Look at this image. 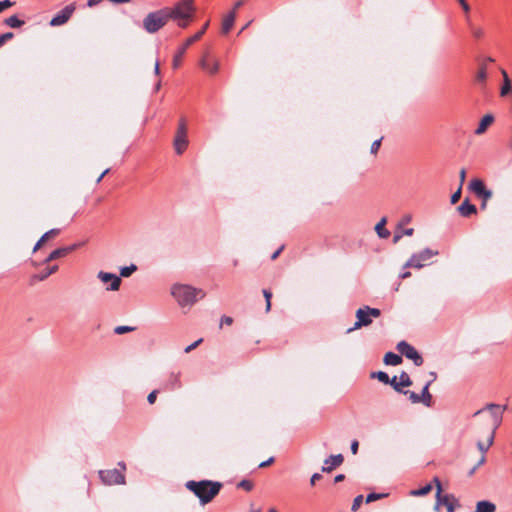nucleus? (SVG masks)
Wrapping results in <instances>:
<instances>
[{
    "label": "nucleus",
    "mask_w": 512,
    "mask_h": 512,
    "mask_svg": "<svg viewBox=\"0 0 512 512\" xmlns=\"http://www.w3.org/2000/svg\"><path fill=\"white\" fill-rule=\"evenodd\" d=\"M411 220H412L411 215H405V216L401 219V221H400V223H399V225H398V229H400L403 225L410 223V221H411Z\"/></svg>",
    "instance_id": "5fc2aeb1"
},
{
    "label": "nucleus",
    "mask_w": 512,
    "mask_h": 512,
    "mask_svg": "<svg viewBox=\"0 0 512 512\" xmlns=\"http://www.w3.org/2000/svg\"><path fill=\"white\" fill-rule=\"evenodd\" d=\"M412 384V381L409 375L406 372H402L399 376V387H407Z\"/></svg>",
    "instance_id": "473e14b6"
},
{
    "label": "nucleus",
    "mask_w": 512,
    "mask_h": 512,
    "mask_svg": "<svg viewBox=\"0 0 512 512\" xmlns=\"http://www.w3.org/2000/svg\"><path fill=\"white\" fill-rule=\"evenodd\" d=\"M460 197H461V187H459L458 190L451 195V203L455 204L456 202L459 201Z\"/></svg>",
    "instance_id": "3c124183"
},
{
    "label": "nucleus",
    "mask_w": 512,
    "mask_h": 512,
    "mask_svg": "<svg viewBox=\"0 0 512 512\" xmlns=\"http://www.w3.org/2000/svg\"><path fill=\"white\" fill-rule=\"evenodd\" d=\"M13 38L12 32H7L0 35V47L7 41Z\"/></svg>",
    "instance_id": "a18cd8bd"
},
{
    "label": "nucleus",
    "mask_w": 512,
    "mask_h": 512,
    "mask_svg": "<svg viewBox=\"0 0 512 512\" xmlns=\"http://www.w3.org/2000/svg\"><path fill=\"white\" fill-rule=\"evenodd\" d=\"M434 482L437 488L435 508L438 509L440 505H443L447 512H455V509L460 507L458 499L453 494H442V486L438 478H434Z\"/></svg>",
    "instance_id": "423d86ee"
},
{
    "label": "nucleus",
    "mask_w": 512,
    "mask_h": 512,
    "mask_svg": "<svg viewBox=\"0 0 512 512\" xmlns=\"http://www.w3.org/2000/svg\"><path fill=\"white\" fill-rule=\"evenodd\" d=\"M362 501H363V496L362 495H358L357 497H355V499H354V501L352 503L351 510L352 511L358 510V508L360 507Z\"/></svg>",
    "instance_id": "37998d69"
},
{
    "label": "nucleus",
    "mask_w": 512,
    "mask_h": 512,
    "mask_svg": "<svg viewBox=\"0 0 512 512\" xmlns=\"http://www.w3.org/2000/svg\"><path fill=\"white\" fill-rule=\"evenodd\" d=\"M458 1H459V3L461 4L462 8H463L466 12H468V11H469V9H470V7H469V5L467 4V2H466L465 0H458Z\"/></svg>",
    "instance_id": "e2e57ef3"
},
{
    "label": "nucleus",
    "mask_w": 512,
    "mask_h": 512,
    "mask_svg": "<svg viewBox=\"0 0 512 512\" xmlns=\"http://www.w3.org/2000/svg\"><path fill=\"white\" fill-rule=\"evenodd\" d=\"M402 362V358L400 355L393 353V352H387L384 356V363L386 365L391 366H397Z\"/></svg>",
    "instance_id": "5701e85b"
},
{
    "label": "nucleus",
    "mask_w": 512,
    "mask_h": 512,
    "mask_svg": "<svg viewBox=\"0 0 512 512\" xmlns=\"http://www.w3.org/2000/svg\"><path fill=\"white\" fill-rule=\"evenodd\" d=\"M493 121H494L493 115H491V114L485 115L481 119L477 129L475 130V134L476 135H481V134L485 133V131L493 123Z\"/></svg>",
    "instance_id": "f3484780"
},
{
    "label": "nucleus",
    "mask_w": 512,
    "mask_h": 512,
    "mask_svg": "<svg viewBox=\"0 0 512 512\" xmlns=\"http://www.w3.org/2000/svg\"><path fill=\"white\" fill-rule=\"evenodd\" d=\"M344 478H345V476H344L343 474H338V475H336V476H335L334 481H335L336 483H338V482L343 481V480H344Z\"/></svg>",
    "instance_id": "338daca9"
},
{
    "label": "nucleus",
    "mask_w": 512,
    "mask_h": 512,
    "mask_svg": "<svg viewBox=\"0 0 512 512\" xmlns=\"http://www.w3.org/2000/svg\"><path fill=\"white\" fill-rule=\"evenodd\" d=\"M181 386H182V384H181V380H180V373H178V372L170 373V375L168 376V379L165 383V387L169 390H174V389L181 388Z\"/></svg>",
    "instance_id": "2eb2a0df"
},
{
    "label": "nucleus",
    "mask_w": 512,
    "mask_h": 512,
    "mask_svg": "<svg viewBox=\"0 0 512 512\" xmlns=\"http://www.w3.org/2000/svg\"><path fill=\"white\" fill-rule=\"evenodd\" d=\"M371 376L373 378H377L380 382H382L384 384H388L390 382L389 375L386 372H383V371L374 372V373H372Z\"/></svg>",
    "instance_id": "2f4dec72"
},
{
    "label": "nucleus",
    "mask_w": 512,
    "mask_h": 512,
    "mask_svg": "<svg viewBox=\"0 0 512 512\" xmlns=\"http://www.w3.org/2000/svg\"><path fill=\"white\" fill-rule=\"evenodd\" d=\"M459 213L464 216L468 217L476 212V206L471 204L468 199L462 202V204L458 207Z\"/></svg>",
    "instance_id": "a211bd4d"
},
{
    "label": "nucleus",
    "mask_w": 512,
    "mask_h": 512,
    "mask_svg": "<svg viewBox=\"0 0 512 512\" xmlns=\"http://www.w3.org/2000/svg\"><path fill=\"white\" fill-rule=\"evenodd\" d=\"M168 21L165 9L149 13L143 20V27L148 33L160 30Z\"/></svg>",
    "instance_id": "39448f33"
},
{
    "label": "nucleus",
    "mask_w": 512,
    "mask_h": 512,
    "mask_svg": "<svg viewBox=\"0 0 512 512\" xmlns=\"http://www.w3.org/2000/svg\"><path fill=\"white\" fill-rule=\"evenodd\" d=\"M322 478V475L319 474V473H314L312 476H311V479H310V483L311 485H314L316 481L320 480Z\"/></svg>",
    "instance_id": "4d7b16f0"
},
{
    "label": "nucleus",
    "mask_w": 512,
    "mask_h": 512,
    "mask_svg": "<svg viewBox=\"0 0 512 512\" xmlns=\"http://www.w3.org/2000/svg\"><path fill=\"white\" fill-rule=\"evenodd\" d=\"M398 351L406 358L412 360L416 366L423 364V358L418 351L406 341H401L397 344Z\"/></svg>",
    "instance_id": "9d476101"
},
{
    "label": "nucleus",
    "mask_w": 512,
    "mask_h": 512,
    "mask_svg": "<svg viewBox=\"0 0 512 512\" xmlns=\"http://www.w3.org/2000/svg\"><path fill=\"white\" fill-rule=\"evenodd\" d=\"M381 315V311L378 308H371L369 306H364L359 308L356 311V322L354 326L347 330V333H351L352 331L359 329L364 326H369L373 318H378Z\"/></svg>",
    "instance_id": "20e7f679"
},
{
    "label": "nucleus",
    "mask_w": 512,
    "mask_h": 512,
    "mask_svg": "<svg viewBox=\"0 0 512 512\" xmlns=\"http://www.w3.org/2000/svg\"><path fill=\"white\" fill-rule=\"evenodd\" d=\"M59 232H60V230H59V229H56V228L51 229V230L47 231L46 233H44V234L42 235V237H41V241H44V242H45V241H46V240H48L50 237L58 235V234H59Z\"/></svg>",
    "instance_id": "4c0bfd02"
},
{
    "label": "nucleus",
    "mask_w": 512,
    "mask_h": 512,
    "mask_svg": "<svg viewBox=\"0 0 512 512\" xmlns=\"http://www.w3.org/2000/svg\"><path fill=\"white\" fill-rule=\"evenodd\" d=\"M58 270V266L54 265L52 267L47 268L46 270L42 271L40 274H38L36 277L39 281L45 280L47 277H49L51 274L55 273Z\"/></svg>",
    "instance_id": "c756f323"
},
{
    "label": "nucleus",
    "mask_w": 512,
    "mask_h": 512,
    "mask_svg": "<svg viewBox=\"0 0 512 512\" xmlns=\"http://www.w3.org/2000/svg\"><path fill=\"white\" fill-rule=\"evenodd\" d=\"M137 267L134 264H131L130 266L122 267L120 270V278L121 277H129L134 271H136Z\"/></svg>",
    "instance_id": "72a5a7b5"
},
{
    "label": "nucleus",
    "mask_w": 512,
    "mask_h": 512,
    "mask_svg": "<svg viewBox=\"0 0 512 512\" xmlns=\"http://www.w3.org/2000/svg\"><path fill=\"white\" fill-rule=\"evenodd\" d=\"M436 255H438V251H433L429 248H425L422 251L413 254L410 257V259L406 262L404 267H413L420 269L425 266L427 261H429L433 256Z\"/></svg>",
    "instance_id": "0eeeda50"
},
{
    "label": "nucleus",
    "mask_w": 512,
    "mask_h": 512,
    "mask_svg": "<svg viewBox=\"0 0 512 512\" xmlns=\"http://www.w3.org/2000/svg\"><path fill=\"white\" fill-rule=\"evenodd\" d=\"M274 462V457H270L268 460L263 461L259 464L260 468H264Z\"/></svg>",
    "instance_id": "13d9d810"
},
{
    "label": "nucleus",
    "mask_w": 512,
    "mask_h": 512,
    "mask_svg": "<svg viewBox=\"0 0 512 512\" xmlns=\"http://www.w3.org/2000/svg\"><path fill=\"white\" fill-rule=\"evenodd\" d=\"M493 193L491 190H488L487 188L483 191L482 194H480L478 197L483 199L482 207H485V203L487 200H489L492 197Z\"/></svg>",
    "instance_id": "79ce46f5"
},
{
    "label": "nucleus",
    "mask_w": 512,
    "mask_h": 512,
    "mask_svg": "<svg viewBox=\"0 0 512 512\" xmlns=\"http://www.w3.org/2000/svg\"><path fill=\"white\" fill-rule=\"evenodd\" d=\"M134 330V327H131V326H117L115 329H114V332L118 335H121V334H124V333H127V332H131Z\"/></svg>",
    "instance_id": "58836bf2"
},
{
    "label": "nucleus",
    "mask_w": 512,
    "mask_h": 512,
    "mask_svg": "<svg viewBox=\"0 0 512 512\" xmlns=\"http://www.w3.org/2000/svg\"><path fill=\"white\" fill-rule=\"evenodd\" d=\"M5 24L11 28H19L24 24L16 15H12L5 20Z\"/></svg>",
    "instance_id": "c85d7f7f"
},
{
    "label": "nucleus",
    "mask_w": 512,
    "mask_h": 512,
    "mask_svg": "<svg viewBox=\"0 0 512 512\" xmlns=\"http://www.w3.org/2000/svg\"><path fill=\"white\" fill-rule=\"evenodd\" d=\"M76 247H77V245L73 244V245L68 246V247H62V248L55 249L44 260V263H48V262L53 261L55 259H58V258H61V257H65L69 252L73 251Z\"/></svg>",
    "instance_id": "4468645a"
},
{
    "label": "nucleus",
    "mask_w": 512,
    "mask_h": 512,
    "mask_svg": "<svg viewBox=\"0 0 512 512\" xmlns=\"http://www.w3.org/2000/svg\"><path fill=\"white\" fill-rule=\"evenodd\" d=\"M236 19V12L234 10L230 11L227 15L224 16L222 21V32L228 33L234 25Z\"/></svg>",
    "instance_id": "dca6fc26"
},
{
    "label": "nucleus",
    "mask_w": 512,
    "mask_h": 512,
    "mask_svg": "<svg viewBox=\"0 0 512 512\" xmlns=\"http://www.w3.org/2000/svg\"><path fill=\"white\" fill-rule=\"evenodd\" d=\"M388 384H390L397 392H403L402 388L399 387V382L397 381L396 376L390 379V382Z\"/></svg>",
    "instance_id": "de8ad7c7"
},
{
    "label": "nucleus",
    "mask_w": 512,
    "mask_h": 512,
    "mask_svg": "<svg viewBox=\"0 0 512 512\" xmlns=\"http://www.w3.org/2000/svg\"><path fill=\"white\" fill-rule=\"evenodd\" d=\"M493 441H494V431H492L490 433L486 443H484L482 441H478L477 442V447L484 454L485 452L488 451L490 446L493 444Z\"/></svg>",
    "instance_id": "a878e982"
},
{
    "label": "nucleus",
    "mask_w": 512,
    "mask_h": 512,
    "mask_svg": "<svg viewBox=\"0 0 512 512\" xmlns=\"http://www.w3.org/2000/svg\"><path fill=\"white\" fill-rule=\"evenodd\" d=\"M232 318L228 316H224L221 319V324L231 325L232 324Z\"/></svg>",
    "instance_id": "052dcab7"
},
{
    "label": "nucleus",
    "mask_w": 512,
    "mask_h": 512,
    "mask_svg": "<svg viewBox=\"0 0 512 512\" xmlns=\"http://www.w3.org/2000/svg\"><path fill=\"white\" fill-rule=\"evenodd\" d=\"M101 1L102 0H88L87 5L89 7H92V6H95V5L99 4Z\"/></svg>",
    "instance_id": "69168bd1"
},
{
    "label": "nucleus",
    "mask_w": 512,
    "mask_h": 512,
    "mask_svg": "<svg viewBox=\"0 0 512 512\" xmlns=\"http://www.w3.org/2000/svg\"><path fill=\"white\" fill-rule=\"evenodd\" d=\"M487 408L489 410H491L492 415L495 417L496 420H498L500 418L501 411H500L498 406L490 404V405L487 406Z\"/></svg>",
    "instance_id": "a19ab883"
},
{
    "label": "nucleus",
    "mask_w": 512,
    "mask_h": 512,
    "mask_svg": "<svg viewBox=\"0 0 512 512\" xmlns=\"http://www.w3.org/2000/svg\"><path fill=\"white\" fill-rule=\"evenodd\" d=\"M485 462V457L482 456L480 459H479V462L477 464V466H475L471 471H470V474H473L475 472V470L477 469L478 466L482 465L483 463Z\"/></svg>",
    "instance_id": "680f3d73"
},
{
    "label": "nucleus",
    "mask_w": 512,
    "mask_h": 512,
    "mask_svg": "<svg viewBox=\"0 0 512 512\" xmlns=\"http://www.w3.org/2000/svg\"><path fill=\"white\" fill-rule=\"evenodd\" d=\"M208 25H209V22H207L199 32H197L193 36L189 37L184 42V44L178 49L177 53L174 55L173 62H172V66L174 69H177L180 66L182 57L185 54L187 48L189 46H191L195 41H197L201 38V36L206 31Z\"/></svg>",
    "instance_id": "6e6552de"
},
{
    "label": "nucleus",
    "mask_w": 512,
    "mask_h": 512,
    "mask_svg": "<svg viewBox=\"0 0 512 512\" xmlns=\"http://www.w3.org/2000/svg\"><path fill=\"white\" fill-rule=\"evenodd\" d=\"M501 73L503 76V85L501 88V95L505 96L511 90V82H510L508 74L505 70H502Z\"/></svg>",
    "instance_id": "cd10ccee"
},
{
    "label": "nucleus",
    "mask_w": 512,
    "mask_h": 512,
    "mask_svg": "<svg viewBox=\"0 0 512 512\" xmlns=\"http://www.w3.org/2000/svg\"><path fill=\"white\" fill-rule=\"evenodd\" d=\"M186 487L200 499L202 504H206L219 493L221 484L218 482H211L206 480L199 482L188 481L186 483Z\"/></svg>",
    "instance_id": "7ed1b4c3"
},
{
    "label": "nucleus",
    "mask_w": 512,
    "mask_h": 512,
    "mask_svg": "<svg viewBox=\"0 0 512 512\" xmlns=\"http://www.w3.org/2000/svg\"><path fill=\"white\" fill-rule=\"evenodd\" d=\"M470 189L479 196L486 189L484 183L480 179H473L469 185Z\"/></svg>",
    "instance_id": "393cba45"
},
{
    "label": "nucleus",
    "mask_w": 512,
    "mask_h": 512,
    "mask_svg": "<svg viewBox=\"0 0 512 512\" xmlns=\"http://www.w3.org/2000/svg\"><path fill=\"white\" fill-rule=\"evenodd\" d=\"M188 145L187 136L176 135L174 138V148L177 154H182Z\"/></svg>",
    "instance_id": "6ab92c4d"
},
{
    "label": "nucleus",
    "mask_w": 512,
    "mask_h": 512,
    "mask_svg": "<svg viewBox=\"0 0 512 512\" xmlns=\"http://www.w3.org/2000/svg\"><path fill=\"white\" fill-rule=\"evenodd\" d=\"M283 248H284V246H281L277 251H275V252L272 254V256H271V259H272V260H275V259L279 256V254L281 253V251L283 250Z\"/></svg>",
    "instance_id": "0e129e2a"
},
{
    "label": "nucleus",
    "mask_w": 512,
    "mask_h": 512,
    "mask_svg": "<svg viewBox=\"0 0 512 512\" xmlns=\"http://www.w3.org/2000/svg\"><path fill=\"white\" fill-rule=\"evenodd\" d=\"M200 66L210 74H215L219 69L217 61L210 63L206 58L201 59Z\"/></svg>",
    "instance_id": "4be33fe9"
},
{
    "label": "nucleus",
    "mask_w": 512,
    "mask_h": 512,
    "mask_svg": "<svg viewBox=\"0 0 512 512\" xmlns=\"http://www.w3.org/2000/svg\"><path fill=\"white\" fill-rule=\"evenodd\" d=\"M74 11V7L72 5L66 6L64 9H62L57 15H55L51 21V26H60L65 24L69 18L71 17L72 13Z\"/></svg>",
    "instance_id": "f8f14e48"
},
{
    "label": "nucleus",
    "mask_w": 512,
    "mask_h": 512,
    "mask_svg": "<svg viewBox=\"0 0 512 512\" xmlns=\"http://www.w3.org/2000/svg\"><path fill=\"white\" fill-rule=\"evenodd\" d=\"M176 135L187 136L186 123L183 119L179 122Z\"/></svg>",
    "instance_id": "e433bc0d"
},
{
    "label": "nucleus",
    "mask_w": 512,
    "mask_h": 512,
    "mask_svg": "<svg viewBox=\"0 0 512 512\" xmlns=\"http://www.w3.org/2000/svg\"><path fill=\"white\" fill-rule=\"evenodd\" d=\"M477 80L478 81H485L486 77H487V73H486V70L485 68H481L478 73H477Z\"/></svg>",
    "instance_id": "864d4df0"
},
{
    "label": "nucleus",
    "mask_w": 512,
    "mask_h": 512,
    "mask_svg": "<svg viewBox=\"0 0 512 512\" xmlns=\"http://www.w3.org/2000/svg\"><path fill=\"white\" fill-rule=\"evenodd\" d=\"M14 3L10 0H2L0 1V12L4 11L7 8H10Z\"/></svg>",
    "instance_id": "8fccbe9b"
},
{
    "label": "nucleus",
    "mask_w": 512,
    "mask_h": 512,
    "mask_svg": "<svg viewBox=\"0 0 512 512\" xmlns=\"http://www.w3.org/2000/svg\"><path fill=\"white\" fill-rule=\"evenodd\" d=\"M202 338L196 340L195 342H193L192 344L188 345L185 349H184V352L185 353H189L191 352L193 349H195L201 342H202Z\"/></svg>",
    "instance_id": "49530a36"
},
{
    "label": "nucleus",
    "mask_w": 512,
    "mask_h": 512,
    "mask_svg": "<svg viewBox=\"0 0 512 512\" xmlns=\"http://www.w3.org/2000/svg\"><path fill=\"white\" fill-rule=\"evenodd\" d=\"M97 278L103 283L108 284L106 290L117 291L121 285V278L114 273L99 271Z\"/></svg>",
    "instance_id": "9b49d317"
},
{
    "label": "nucleus",
    "mask_w": 512,
    "mask_h": 512,
    "mask_svg": "<svg viewBox=\"0 0 512 512\" xmlns=\"http://www.w3.org/2000/svg\"><path fill=\"white\" fill-rule=\"evenodd\" d=\"M414 232L413 228L398 229L393 237V242L397 243L403 236H412Z\"/></svg>",
    "instance_id": "bb28decb"
},
{
    "label": "nucleus",
    "mask_w": 512,
    "mask_h": 512,
    "mask_svg": "<svg viewBox=\"0 0 512 512\" xmlns=\"http://www.w3.org/2000/svg\"><path fill=\"white\" fill-rule=\"evenodd\" d=\"M342 454L331 455L324 460V465L322 466L323 472H331L336 467L340 466L343 463Z\"/></svg>",
    "instance_id": "ddd939ff"
},
{
    "label": "nucleus",
    "mask_w": 512,
    "mask_h": 512,
    "mask_svg": "<svg viewBox=\"0 0 512 512\" xmlns=\"http://www.w3.org/2000/svg\"><path fill=\"white\" fill-rule=\"evenodd\" d=\"M239 487L244 488L247 491H250L253 488V484L248 480H242L239 484Z\"/></svg>",
    "instance_id": "09e8293b"
},
{
    "label": "nucleus",
    "mask_w": 512,
    "mask_h": 512,
    "mask_svg": "<svg viewBox=\"0 0 512 512\" xmlns=\"http://www.w3.org/2000/svg\"><path fill=\"white\" fill-rule=\"evenodd\" d=\"M431 385V381H428L421 392L420 402L423 403L426 407H431L432 405V395L429 392V387Z\"/></svg>",
    "instance_id": "aec40b11"
},
{
    "label": "nucleus",
    "mask_w": 512,
    "mask_h": 512,
    "mask_svg": "<svg viewBox=\"0 0 512 512\" xmlns=\"http://www.w3.org/2000/svg\"><path fill=\"white\" fill-rule=\"evenodd\" d=\"M405 395H408L409 400L412 403H420V395L415 393L414 391H403Z\"/></svg>",
    "instance_id": "c9c22d12"
},
{
    "label": "nucleus",
    "mask_w": 512,
    "mask_h": 512,
    "mask_svg": "<svg viewBox=\"0 0 512 512\" xmlns=\"http://www.w3.org/2000/svg\"><path fill=\"white\" fill-rule=\"evenodd\" d=\"M431 490H432V485L426 484L425 486H423L420 489L412 490L410 492V494L413 496H424V495H427Z\"/></svg>",
    "instance_id": "7c9ffc66"
},
{
    "label": "nucleus",
    "mask_w": 512,
    "mask_h": 512,
    "mask_svg": "<svg viewBox=\"0 0 512 512\" xmlns=\"http://www.w3.org/2000/svg\"><path fill=\"white\" fill-rule=\"evenodd\" d=\"M381 140H382V138L377 139V140H375V141L371 144V149H370V151H371V153H372V154H376V153L378 152V150H379V148H380V145H381Z\"/></svg>",
    "instance_id": "c03bdc74"
},
{
    "label": "nucleus",
    "mask_w": 512,
    "mask_h": 512,
    "mask_svg": "<svg viewBox=\"0 0 512 512\" xmlns=\"http://www.w3.org/2000/svg\"><path fill=\"white\" fill-rule=\"evenodd\" d=\"M386 222H387L386 217H383L375 226V231H376L377 235L383 239H386L390 236L389 230H387L385 228Z\"/></svg>",
    "instance_id": "412c9836"
},
{
    "label": "nucleus",
    "mask_w": 512,
    "mask_h": 512,
    "mask_svg": "<svg viewBox=\"0 0 512 512\" xmlns=\"http://www.w3.org/2000/svg\"><path fill=\"white\" fill-rule=\"evenodd\" d=\"M154 73L156 75H158L160 73L159 61L158 60H156L155 65H154Z\"/></svg>",
    "instance_id": "774afa93"
},
{
    "label": "nucleus",
    "mask_w": 512,
    "mask_h": 512,
    "mask_svg": "<svg viewBox=\"0 0 512 512\" xmlns=\"http://www.w3.org/2000/svg\"><path fill=\"white\" fill-rule=\"evenodd\" d=\"M164 9L168 20H175L179 27L185 28L194 12V0H180L174 7Z\"/></svg>",
    "instance_id": "f03ea898"
},
{
    "label": "nucleus",
    "mask_w": 512,
    "mask_h": 512,
    "mask_svg": "<svg viewBox=\"0 0 512 512\" xmlns=\"http://www.w3.org/2000/svg\"><path fill=\"white\" fill-rule=\"evenodd\" d=\"M98 474L105 485H121L125 483V476L118 469L100 470Z\"/></svg>",
    "instance_id": "1a4fd4ad"
},
{
    "label": "nucleus",
    "mask_w": 512,
    "mask_h": 512,
    "mask_svg": "<svg viewBox=\"0 0 512 512\" xmlns=\"http://www.w3.org/2000/svg\"><path fill=\"white\" fill-rule=\"evenodd\" d=\"M386 496H387L386 493H370L366 497V502L370 503V502L385 498Z\"/></svg>",
    "instance_id": "f704fd0d"
},
{
    "label": "nucleus",
    "mask_w": 512,
    "mask_h": 512,
    "mask_svg": "<svg viewBox=\"0 0 512 512\" xmlns=\"http://www.w3.org/2000/svg\"><path fill=\"white\" fill-rule=\"evenodd\" d=\"M459 178H460V187H462V185L464 184L465 182V179H466V170L464 168H462L459 172Z\"/></svg>",
    "instance_id": "6e6d98bb"
},
{
    "label": "nucleus",
    "mask_w": 512,
    "mask_h": 512,
    "mask_svg": "<svg viewBox=\"0 0 512 512\" xmlns=\"http://www.w3.org/2000/svg\"><path fill=\"white\" fill-rule=\"evenodd\" d=\"M263 295L265 297V300H266V311H270L271 309V297H272V293L266 289L263 290Z\"/></svg>",
    "instance_id": "ea45409f"
},
{
    "label": "nucleus",
    "mask_w": 512,
    "mask_h": 512,
    "mask_svg": "<svg viewBox=\"0 0 512 512\" xmlns=\"http://www.w3.org/2000/svg\"><path fill=\"white\" fill-rule=\"evenodd\" d=\"M358 446H359L358 441H356V440L352 441V443H351V452H352L353 454H356V453H357V451H358Z\"/></svg>",
    "instance_id": "bf43d9fd"
},
{
    "label": "nucleus",
    "mask_w": 512,
    "mask_h": 512,
    "mask_svg": "<svg viewBox=\"0 0 512 512\" xmlns=\"http://www.w3.org/2000/svg\"><path fill=\"white\" fill-rule=\"evenodd\" d=\"M496 506L489 501H479L476 506L475 512H494Z\"/></svg>",
    "instance_id": "b1692460"
},
{
    "label": "nucleus",
    "mask_w": 512,
    "mask_h": 512,
    "mask_svg": "<svg viewBox=\"0 0 512 512\" xmlns=\"http://www.w3.org/2000/svg\"><path fill=\"white\" fill-rule=\"evenodd\" d=\"M157 393H158L157 390H153L152 392L149 393V395L147 397V401H148L149 404H154L155 403L156 397H157Z\"/></svg>",
    "instance_id": "603ef678"
},
{
    "label": "nucleus",
    "mask_w": 512,
    "mask_h": 512,
    "mask_svg": "<svg viewBox=\"0 0 512 512\" xmlns=\"http://www.w3.org/2000/svg\"><path fill=\"white\" fill-rule=\"evenodd\" d=\"M170 295L174 298L177 305L186 313L199 300L206 296V293L200 289L188 284L175 283L170 287Z\"/></svg>",
    "instance_id": "f257e3e1"
}]
</instances>
